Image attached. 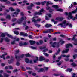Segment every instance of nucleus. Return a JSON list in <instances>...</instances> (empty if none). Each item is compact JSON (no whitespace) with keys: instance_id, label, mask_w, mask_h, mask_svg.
<instances>
[{"instance_id":"nucleus-1","label":"nucleus","mask_w":77,"mask_h":77,"mask_svg":"<svg viewBox=\"0 0 77 77\" xmlns=\"http://www.w3.org/2000/svg\"><path fill=\"white\" fill-rule=\"evenodd\" d=\"M69 47H72V45L70 44H67L66 46V49L65 51H63L62 52V53H68V51H69V49L68 48Z\"/></svg>"},{"instance_id":"nucleus-2","label":"nucleus","mask_w":77,"mask_h":77,"mask_svg":"<svg viewBox=\"0 0 77 77\" xmlns=\"http://www.w3.org/2000/svg\"><path fill=\"white\" fill-rule=\"evenodd\" d=\"M66 22V20H64L63 21L62 23H60L58 25V26H61V27H63V28H65L66 27V26H68V23H67L66 24H65Z\"/></svg>"},{"instance_id":"nucleus-3","label":"nucleus","mask_w":77,"mask_h":77,"mask_svg":"<svg viewBox=\"0 0 77 77\" xmlns=\"http://www.w3.org/2000/svg\"><path fill=\"white\" fill-rule=\"evenodd\" d=\"M6 35L8 36V37L10 38L11 39H13L15 40V41H20V39L17 38V37H15L13 38L12 36L11 35L9 34H6Z\"/></svg>"},{"instance_id":"nucleus-4","label":"nucleus","mask_w":77,"mask_h":77,"mask_svg":"<svg viewBox=\"0 0 77 77\" xmlns=\"http://www.w3.org/2000/svg\"><path fill=\"white\" fill-rule=\"evenodd\" d=\"M52 8H54L55 9H56V11H59V12H62L63 11V10L61 9H58V6L57 5H53L52 6Z\"/></svg>"},{"instance_id":"nucleus-5","label":"nucleus","mask_w":77,"mask_h":77,"mask_svg":"<svg viewBox=\"0 0 77 77\" xmlns=\"http://www.w3.org/2000/svg\"><path fill=\"white\" fill-rule=\"evenodd\" d=\"M26 19H27V17H22L20 19H19L18 20L17 22V24H20L21 23L22 21H23V20H26Z\"/></svg>"},{"instance_id":"nucleus-6","label":"nucleus","mask_w":77,"mask_h":77,"mask_svg":"<svg viewBox=\"0 0 77 77\" xmlns=\"http://www.w3.org/2000/svg\"><path fill=\"white\" fill-rule=\"evenodd\" d=\"M20 12V10L18 9H16V12L13 13L12 15L13 17H17V15H18V13Z\"/></svg>"},{"instance_id":"nucleus-7","label":"nucleus","mask_w":77,"mask_h":77,"mask_svg":"<svg viewBox=\"0 0 77 77\" xmlns=\"http://www.w3.org/2000/svg\"><path fill=\"white\" fill-rule=\"evenodd\" d=\"M35 15L34 16V17L32 19V21H33V22H34V23H36L37 21H41V19L40 18L38 19L37 20H35V18H38V17L36 16L37 15Z\"/></svg>"},{"instance_id":"nucleus-8","label":"nucleus","mask_w":77,"mask_h":77,"mask_svg":"<svg viewBox=\"0 0 77 77\" xmlns=\"http://www.w3.org/2000/svg\"><path fill=\"white\" fill-rule=\"evenodd\" d=\"M76 36H77V35H74L73 36V37L72 39V41H74L75 42V43H74V45H77V39H75V37Z\"/></svg>"},{"instance_id":"nucleus-9","label":"nucleus","mask_w":77,"mask_h":77,"mask_svg":"<svg viewBox=\"0 0 77 77\" xmlns=\"http://www.w3.org/2000/svg\"><path fill=\"white\" fill-rule=\"evenodd\" d=\"M44 9L42 8L40 10V12H36L34 14L35 15H42V13L41 12H44Z\"/></svg>"},{"instance_id":"nucleus-10","label":"nucleus","mask_w":77,"mask_h":77,"mask_svg":"<svg viewBox=\"0 0 77 77\" xmlns=\"http://www.w3.org/2000/svg\"><path fill=\"white\" fill-rule=\"evenodd\" d=\"M45 59L43 57V56H41L39 57V61H43V60H45Z\"/></svg>"},{"instance_id":"nucleus-11","label":"nucleus","mask_w":77,"mask_h":77,"mask_svg":"<svg viewBox=\"0 0 77 77\" xmlns=\"http://www.w3.org/2000/svg\"><path fill=\"white\" fill-rule=\"evenodd\" d=\"M53 30L52 29H48L47 30H45L43 31V33H50L51 32H53Z\"/></svg>"},{"instance_id":"nucleus-12","label":"nucleus","mask_w":77,"mask_h":77,"mask_svg":"<svg viewBox=\"0 0 77 77\" xmlns=\"http://www.w3.org/2000/svg\"><path fill=\"white\" fill-rule=\"evenodd\" d=\"M25 61L26 63H29V62L30 63H33V62L32 60H29V59L27 58L25 59Z\"/></svg>"},{"instance_id":"nucleus-13","label":"nucleus","mask_w":77,"mask_h":77,"mask_svg":"<svg viewBox=\"0 0 77 77\" xmlns=\"http://www.w3.org/2000/svg\"><path fill=\"white\" fill-rule=\"evenodd\" d=\"M56 20H58L59 21H62V20H63V18L61 17H57L56 19Z\"/></svg>"},{"instance_id":"nucleus-14","label":"nucleus","mask_w":77,"mask_h":77,"mask_svg":"<svg viewBox=\"0 0 77 77\" xmlns=\"http://www.w3.org/2000/svg\"><path fill=\"white\" fill-rule=\"evenodd\" d=\"M33 6V4H31L30 6H28L27 7L28 10H30V9H32Z\"/></svg>"},{"instance_id":"nucleus-15","label":"nucleus","mask_w":77,"mask_h":77,"mask_svg":"<svg viewBox=\"0 0 77 77\" xmlns=\"http://www.w3.org/2000/svg\"><path fill=\"white\" fill-rule=\"evenodd\" d=\"M9 75H8L6 73L4 74V76H2L1 74H0V77H8Z\"/></svg>"},{"instance_id":"nucleus-16","label":"nucleus","mask_w":77,"mask_h":77,"mask_svg":"<svg viewBox=\"0 0 77 77\" xmlns=\"http://www.w3.org/2000/svg\"><path fill=\"white\" fill-rule=\"evenodd\" d=\"M35 69L36 70H38V72H42L43 71H44V69L43 68H40L39 70H38V69L36 68H35Z\"/></svg>"},{"instance_id":"nucleus-17","label":"nucleus","mask_w":77,"mask_h":77,"mask_svg":"<svg viewBox=\"0 0 77 77\" xmlns=\"http://www.w3.org/2000/svg\"><path fill=\"white\" fill-rule=\"evenodd\" d=\"M50 44L52 45V47H54L55 46H56V42H54L52 44V42H50Z\"/></svg>"},{"instance_id":"nucleus-18","label":"nucleus","mask_w":77,"mask_h":77,"mask_svg":"<svg viewBox=\"0 0 77 77\" xmlns=\"http://www.w3.org/2000/svg\"><path fill=\"white\" fill-rule=\"evenodd\" d=\"M65 42L64 41H63L62 40H60L59 42H58V44H60L61 45H62V44H63Z\"/></svg>"},{"instance_id":"nucleus-19","label":"nucleus","mask_w":77,"mask_h":77,"mask_svg":"<svg viewBox=\"0 0 77 77\" xmlns=\"http://www.w3.org/2000/svg\"><path fill=\"white\" fill-rule=\"evenodd\" d=\"M46 10H49V9L50 10L49 12H52V9H51L50 7L48 6H47V7L46 8Z\"/></svg>"},{"instance_id":"nucleus-20","label":"nucleus","mask_w":77,"mask_h":77,"mask_svg":"<svg viewBox=\"0 0 77 77\" xmlns=\"http://www.w3.org/2000/svg\"><path fill=\"white\" fill-rule=\"evenodd\" d=\"M0 1L1 2H6V3H7V4H9V3H10L9 1H7V0H0Z\"/></svg>"},{"instance_id":"nucleus-21","label":"nucleus","mask_w":77,"mask_h":77,"mask_svg":"<svg viewBox=\"0 0 77 77\" xmlns=\"http://www.w3.org/2000/svg\"><path fill=\"white\" fill-rule=\"evenodd\" d=\"M66 71L67 72H71L72 71V69L68 68Z\"/></svg>"},{"instance_id":"nucleus-22","label":"nucleus","mask_w":77,"mask_h":77,"mask_svg":"<svg viewBox=\"0 0 77 77\" xmlns=\"http://www.w3.org/2000/svg\"><path fill=\"white\" fill-rule=\"evenodd\" d=\"M29 41L31 45H33V44H34L35 43V42L32 40H30Z\"/></svg>"},{"instance_id":"nucleus-23","label":"nucleus","mask_w":77,"mask_h":77,"mask_svg":"<svg viewBox=\"0 0 77 77\" xmlns=\"http://www.w3.org/2000/svg\"><path fill=\"white\" fill-rule=\"evenodd\" d=\"M46 5L47 6H48V5H50V4H53V3H51V2L50 1H47L46 2Z\"/></svg>"},{"instance_id":"nucleus-24","label":"nucleus","mask_w":77,"mask_h":77,"mask_svg":"<svg viewBox=\"0 0 77 77\" xmlns=\"http://www.w3.org/2000/svg\"><path fill=\"white\" fill-rule=\"evenodd\" d=\"M35 57L36 59L34 60V63H36L38 59V57Z\"/></svg>"},{"instance_id":"nucleus-25","label":"nucleus","mask_w":77,"mask_h":77,"mask_svg":"<svg viewBox=\"0 0 77 77\" xmlns=\"http://www.w3.org/2000/svg\"><path fill=\"white\" fill-rule=\"evenodd\" d=\"M6 55H7V53L5 54L2 55V56H0V57L1 58H3L4 59H5V56Z\"/></svg>"},{"instance_id":"nucleus-26","label":"nucleus","mask_w":77,"mask_h":77,"mask_svg":"<svg viewBox=\"0 0 77 77\" xmlns=\"http://www.w3.org/2000/svg\"><path fill=\"white\" fill-rule=\"evenodd\" d=\"M9 10L11 11H15V10L11 7H10L9 8Z\"/></svg>"},{"instance_id":"nucleus-27","label":"nucleus","mask_w":77,"mask_h":77,"mask_svg":"<svg viewBox=\"0 0 77 77\" xmlns=\"http://www.w3.org/2000/svg\"><path fill=\"white\" fill-rule=\"evenodd\" d=\"M43 54L45 56H46V57H48V56H49V54L44 53H43Z\"/></svg>"},{"instance_id":"nucleus-28","label":"nucleus","mask_w":77,"mask_h":77,"mask_svg":"<svg viewBox=\"0 0 77 77\" xmlns=\"http://www.w3.org/2000/svg\"><path fill=\"white\" fill-rule=\"evenodd\" d=\"M51 21L54 22V24H57V21H54V19H52L51 20Z\"/></svg>"},{"instance_id":"nucleus-29","label":"nucleus","mask_w":77,"mask_h":77,"mask_svg":"<svg viewBox=\"0 0 77 77\" xmlns=\"http://www.w3.org/2000/svg\"><path fill=\"white\" fill-rule=\"evenodd\" d=\"M30 48H32V49H33V50H36V48H37L36 47L31 46Z\"/></svg>"},{"instance_id":"nucleus-30","label":"nucleus","mask_w":77,"mask_h":77,"mask_svg":"<svg viewBox=\"0 0 77 77\" xmlns=\"http://www.w3.org/2000/svg\"><path fill=\"white\" fill-rule=\"evenodd\" d=\"M14 34H16V35H18L19 34V32L17 31H14Z\"/></svg>"},{"instance_id":"nucleus-31","label":"nucleus","mask_w":77,"mask_h":77,"mask_svg":"<svg viewBox=\"0 0 77 77\" xmlns=\"http://www.w3.org/2000/svg\"><path fill=\"white\" fill-rule=\"evenodd\" d=\"M71 65L73 66H77V64H75L74 63H73L71 64Z\"/></svg>"},{"instance_id":"nucleus-32","label":"nucleus","mask_w":77,"mask_h":77,"mask_svg":"<svg viewBox=\"0 0 77 77\" xmlns=\"http://www.w3.org/2000/svg\"><path fill=\"white\" fill-rule=\"evenodd\" d=\"M77 76V74L73 73V74L72 77H77V76Z\"/></svg>"},{"instance_id":"nucleus-33","label":"nucleus","mask_w":77,"mask_h":77,"mask_svg":"<svg viewBox=\"0 0 77 77\" xmlns=\"http://www.w3.org/2000/svg\"><path fill=\"white\" fill-rule=\"evenodd\" d=\"M25 55L26 57H30L31 56L29 54V53L25 54Z\"/></svg>"},{"instance_id":"nucleus-34","label":"nucleus","mask_w":77,"mask_h":77,"mask_svg":"<svg viewBox=\"0 0 77 77\" xmlns=\"http://www.w3.org/2000/svg\"><path fill=\"white\" fill-rule=\"evenodd\" d=\"M13 56H12L11 57V60H12L11 61V62H8L9 63H11L12 62H13V60H14V58H13Z\"/></svg>"},{"instance_id":"nucleus-35","label":"nucleus","mask_w":77,"mask_h":77,"mask_svg":"<svg viewBox=\"0 0 77 77\" xmlns=\"http://www.w3.org/2000/svg\"><path fill=\"white\" fill-rule=\"evenodd\" d=\"M6 18H8V19H11V16L9 15H8L6 16Z\"/></svg>"},{"instance_id":"nucleus-36","label":"nucleus","mask_w":77,"mask_h":77,"mask_svg":"<svg viewBox=\"0 0 77 77\" xmlns=\"http://www.w3.org/2000/svg\"><path fill=\"white\" fill-rule=\"evenodd\" d=\"M35 26L37 27H39L41 26V25H40L36 24H35Z\"/></svg>"},{"instance_id":"nucleus-37","label":"nucleus","mask_w":77,"mask_h":77,"mask_svg":"<svg viewBox=\"0 0 77 77\" xmlns=\"http://www.w3.org/2000/svg\"><path fill=\"white\" fill-rule=\"evenodd\" d=\"M20 35L21 36H24V33L23 32H20Z\"/></svg>"},{"instance_id":"nucleus-38","label":"nucleus","mask_w":77,"mask_h":77,"mask_svg":"<svg viewBox=\"0 0 77 77\" xmlns=\"http://www.w3.org/2000/svg\"><path fill=\"white\" fill-rule=\"evenodd\" d=\"M45 3H46V1H44L41 2V4L42 5H44V4Z\"/></svg>"},{"instance_id":"nucleus-39","label":"nucleus","mask_w":77,"mask_h":77,"mask_svg":"<svg viewBox=\"0 0 77 77\" xmlns=\"http://www.w3.org/2000/svg\"><path fill=\"white\" fill-rule=\"evenodd\" d=\"M5 40L7 42H9V39L7 38H5Z\"/></svg>"},{"instance_id":"nucleus-40","label":"nucleus","mask_w":77,"mask_h":77,"mask_svg":"<svg viewBox=\"0 0 77 77\" xmlns=\"http://www.w3.org/2000/svg\"><path fill=\"white\" fill-rule=\"evenodd\" d=\"M62 63V61H60L58 63L57 65H60Z\"/></svg>"},{"instance_id":"nucleus-41","label":"nucleus","mask_w":77,"mask_h":77,"mask_svg":"<svg viewBox=\"0 0 77 77\" xmlns=\"http://www.w3.org/2000/svg\"><path fill=\"white\" fill-rule=\"evenodd\" d=\"M60 52V49H58V51L57 52V53H56L55 54L56 55H57V54H59V53Z\"/></svg>"},{"instance_id":"nucleus-42","label":"nucleus","mask_w":77,"mask_h":77,"mask_svg":"<svg viewBox=\"0 0 77 77\" xmlns=\"http://www.w3.org/2000/svg\"><path fill=\"white\" fill-rule=\"evenodd\" d=\"M45 48V46H44V47H39L40 49L41 50H42V49H44V48Z\"/></svg>"},{"instance_id":"nucleus-43","label":"nucleus","mask_w":77,"mask_h":77,"mask_svg":"<svg viewBox=\"0 0 77 77\" xmlns=\"http://www.w3.org/2000/svg\"><path fill=\"white\" fill-rule=\"evenodd\" d=\"M53 75L54 76H59V74H53Z\"/></svg>"},{"instance_id":"nucleus-44","label":"nucleus","mask_w":77,"mask_h":77,"mask_svg":"<svg viewBox=\"0 0 77 77\" xmlns=\"http://www.w3.org/2000/svg\"><path fill=\"white\" fill-rule=\"evenodd\" d=\"M48 68H49L48 67H44V69L46 71H47V70L48 69Z\"/></svg>"},{"instance_id":"nucleus-45","label":"nucleus","mask_w":77,"mask_h":77,"mask_svg":"<svg viewBox=\"0 0 77 77\" xmlns=\"http://www.w3.org/2000/svg\"><path fill=\"white\" fill-rule=\"evenodd\" d=\"M5 34L4 33H2L1 34V37H5Z\"/></svg>"},{"instance_id":"nucleus-46","label":"nucleus","mask_w":77,"mask_h":77,"mask_svg":"<svg viewBox=\"0 0 77 77\" xmlns=\"http://www.w3.org/2000/svg\"><path fill=\"white\" fill-rule=\"evenodd\" d=\"M9 69H13V68L12 67V66H9Z\"/></svg>"},{"instance_id":"nucleus-47","label":"nucleus","mask_w":77,"mask_h":77,"mask_svg":"<svg viewBox=\"0 0 77 77\" xmlns=\"http://www.w3.org/2000/svg\"><path fill=\"white\" fill-rule=\"evenodd\" d=\"M44 61L45 62H49V59H45L44 60Z\"/></svg>"},{"instance_id":"nucleus-48","label":"nucleus","mask_w":77,"mask_h":77,"mask_svg":"<svg viewBox=\"0 0 77 77\" xmlns=\"http://www.w3.org/2000/svg\"><path fill=\"white\" fill-rule=\"evenodd\" d=\"M48 51V49H45L43 50V52L45 53V52H46V51Z\"/></svg>"},{"instance_id":"nucleus-49","label":"nucleus","mask_w":77,"mask_h":77,"mask_svg":"<svg viewBox=\"0 0 77 77\" xmlns=\"http://www.w3.org/2000/svg\"><path fill=\"white\" fill-rule=\"evenodd\" d=\"M55 2H62V0H54Z\"/></svg>"},{"instance_id":"nucleus-50","label":"nucleus","mask_w":77,"mask_h":77,"mask_svg":"<svg viewBox=\"0 0 77 77\" xmlns=\"http://www.w3.org/2000/svg\"><path fill=\"white\" fill-rule=\"evenodd\" d=\"M20 46H22L23 45V43H19Z\"/></svg>"},{"instance_id":"nucleus-51","label":"nucleus","mask_w":77,"mask_h":77,"mask_svg":"<svg viewBox=\"0 0 77 77\" xmlns=\"http://www.w3.org/2000/svg\"><path fill=\"white\" fill-rule=\"evenodd\" d=\"M23 44V45H27V44H28V43L25 42Z\"/></svg>"},{"instance_id":"nucleus-52","label":"nucleus","mask_w":77,"mask_h":77,"mask_svg":"<svg viewBox=\"0 0 77 77\" xmlns=\"http://www.w3.org/2000/svg\"><path fill=\"white\" fill-rule=\"evenodd\" d=\"M72 5V4H71V6H69L68 8L69 9H71V7H73V5Z\"/></svg>"},{"instance_id":"nucleus-53","label":"nucleus","mask_w":77,"mask_h":77,"mask_svg":"<svg viewBox=\"0 0 77 77\" xmlns=\"http://www.w3.org/2000/svg\"><path fill=\"white\" fill-rule=\"evenodd\" d=\"M39 42L40 44H42V43H43V41L40 40L39 41Z\"/></svg>"},{"instance_id":"nucleus-54","label":"nucleus","mask_w":77,"mask_h":77,"mask_svg":"<svg viewBox=\"0 0 77 77\" xmlns=\"http://www.w3.org/2000/svg\"><path fill=\"white\" fill-rule=\"evenodd\" d=\"M28 72V74H32V72L31 71H29Z\"/></svg>"},{"instance_id":"nucleus-55","label":"nucleus","mask_w":77,"mask_h":77,"mask_svg":"<svg viewBox=\"0 0 77 77\" xmlns=\"http://www.w3.org/2000/svg\"><path fill=\"white\" fill-rule=\"evenodd\" d=\"M48 15L49 17H51V15L50 14H48Z\"/></svg>"},{"instance_id":"nucleus-56","label":"nucleus","mask_w":77,"mask_h":77,"mask_svg":"<svg viewBox=\"0 0 77 77\" xmlns=\"http://www.w3.org/2000/svg\"><path fill=\"white\" fill-rule=\"evenodd\" d=\"M11 44H14L15 43V41H13L11 42Z\"/></svg>"},{"instance_id":"nucleus-57","label":"nucleus","mask_w":77,"mask_h":77,"mask_svg":"<svg viewBox=\"0 0 77 77\" xmlns=\"http://www.w3.org/2000/svg\"><path fill=\"white\" fill-rule=\"evenodd\" d=\"M17 20V19H15V18H14L12 19V21H16Z\"/></svg>"},{"instance_id":"nucleus-58","label":"nucleus","mask_w":77,"mask_h":77,"mask_svg":"<svg viewBox=\"0 0 77 77\" xmlns=\"http://www.w3.org/2000/svg\"><path fill=\"white\" fill-rule=\"evenodd\" d=\"M35 4H36L37 5H39L41 4V3L40 2H37L35 3Z\"/></svg>"},{"instance_id":"nucleus-59","label":"nucleus","mask_w":77,"mask_h":77,"mask_svg":"<svg viewBox=\"0 0 77 77\" xmlns=\"http://www.w3.org/2000/svg\"><path fill=\"white\" fill-rule=\"evenodd\" d=\"M29 38H30V39H32V36L30 35L29 36Z\"/></svg>"},{"instance_id":"nucleus-60","label":"nucleus","mask_w":77,"mask_h":77,"mask_svg":"<svg viewBox=\"0 0 77 77\" xmlns=\"http://www.w3.org/2000/svg\"><path fill=\"white\" fill-rule=\"evenodd\" d=\"M20 14L21 16H23L24 15V13L23 12H21L20 13Z\"/></svg>"},{"instance_id":"nucleus-61","label":"nucleus","mask_w":77,"mask_h":77,"mask_svg":"<svg viewBox=\"0 0 77 77\" xmlns=\"http://www.w3.org/2000/svg\"><path fill=\"white\" fill-rule=\"evenodd\" d=\"M6 72L7 73H11V71H7Z\"/></svg>"},{"instance_id":"nucleus-62","label":"nucleus","mask_w":77,"mask_h":77,"mask_svg":"<svg viewBox=\"0 0 77 77\" xmlns=\"http://www.w3.org/2000/svg\"><path fill=\"white\" fill-rule=\"evenodd\" d=\"M52 52L53 51H52L49 50L48 51V53H52Z\"/></svg>"},{"instance_id":"nucleus-63","label":"nucleus","mask_w":77,"mask_h":77,"mask_svg":"<svg viewBox=\"0 0 77 77\" xmlns=\"http://www.w3.org/2000/svg\"><path fill=\"white\" fill-rule=\"evenodd\" d=\"M32 75H33V76H35V75H36V74L35 73H33L32 74Z\"/></svg>"},{"instance_id":"nucleus-64","label":"nucleus","mask_w":77,"mask_h":77,"mask_svg":"<svg viewBox=\"0 0 77 77\" xmlns=\"http://www.w3.org/2000/svg\"><path fill=\"white\" fill-rule=\"evenodd\" d=\"M23 36H27L28 35H27V34H26H26L24 33V35H23Z\"/></svg>"}]
</instances>
